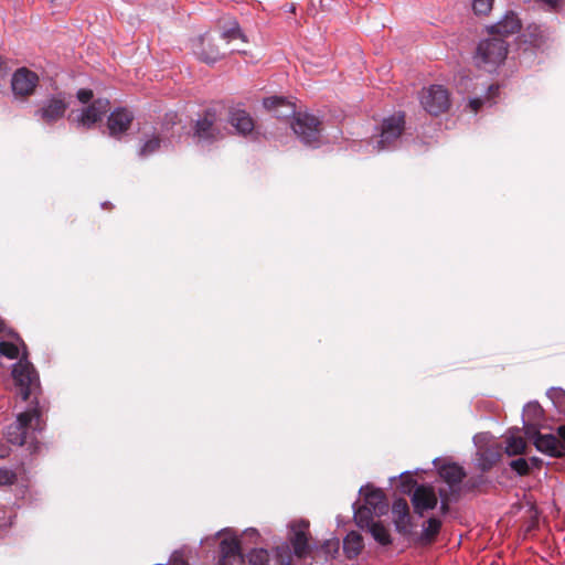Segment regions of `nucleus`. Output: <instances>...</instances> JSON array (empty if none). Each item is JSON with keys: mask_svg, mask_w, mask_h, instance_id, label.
Instances as JSON below:
<instances>
[{"mask_svg": "<svg viewBox=\"0 0 565 565\" xmlns=\"http://www.w3.org/2000/svg\"><path fill=\"white\" fill-rule=\"evenodd\" d=\"M287 541L277 545L271 555L265 548L249 550V565H294V557L303 558L309 552V522L292 521Z\"/></svg>", "mask_w": 565, "mask_h": 565, "instance_id": "1", "label": "nucleus"}, {"mask_svg": "<svg viewBox=\"0 0 565 565\" xmlns=\"http://www.w3.org/2000/svg\"><path fill=\"white\" fill-rule=\"evenodd\" d=\"M263 106L278 119L291 118V129L305 146L319 147L321 122L318 117L309 113H297L296 105L285 97L264 98Z\"/></svg>", "mask_w": 565, "mask_h": 565, "instance_id": "2", "label": "nucleus"}, {"mask_svg": "<svg viewBox=\"0 0 565 565\" xmlns=\"http://www.w3.org/2000/svg\"><path fill=\"white\" fill-rule=\"evenodd\" d=\"M40 394L41 387L26 399H31L30 407L20 413L17 420L7 427L6 437L10 444L18 446H23L28 443L32 444L34 431L43 428V408L39 402Z\"/></svg>", "mask_w": 565, "mask_h": 565, "instance_id": "3", "label": "nucleus"}, {"mask_svg": "<svg viewBox=\"0 0 565 565\" xmlns=\"http://www.w3.org/2000/svg\"><path fill=\"white\" fill-rule=\"evenodd\" d=\"M0 334L14 339L22 347L23 353L20 361L13 366L12 376L22 399H28L33 393L39 391L40 379L32 363L28 361L26 345L19 333L12 329L6 330L3 327V331Z\"/></svg>", "mask_w": 565, "mask_h": 565, "instance_id": "4", "label": "nucleus"}, {"mask_svg": "<svg viewBox=\"0 0 565 565\" xmlns=\"http://www.w3.org/2000/svg\"><path fill=\"white\" fill-rule=\"evenodd\" d=\"M405 114L396 111L384 117L379 127V132L372 137L374 148L377 151L395 149L405 130Z\"/></svg>", "mask_w": 565, "mask_h": 565, "instance_id": "5", "label": "nucleus"}, {"mask_svg": "<svg viewBox=\"0 0 565 565\" xmlns=\"http://www.w3.org/2000/svg\"><path fill=\"white\" fill-rule=\"evenodd\" d=\"M557 435L542 434L533 424H525V436L533 441L535 448L550 457L565 456V426L557 428Z\"/></svg>", "mask_w": 565, "mask_h": 565, "instance_id": "6", "label": "nucleus"}, {"mask_svg": "<svg viewBox=\"0 0 565 565\" xmlns=\"http://www.w3.org/2000/svg\"><path fill=\"white\" fill-rule=\"evenodd\" d=\"M508 54V44L504 40L492 38L479 42L475 55V63L488 72L494 71Z\"/></svg>", "mask_w": 565, "mask_h": 565, "instance_id": "7", "label": "nucleus"}, {"mask_svg": "<svg viewBox=\"0 0 565 565\" xmlns=\"http://www.w3.org/2000/svg\"><path fill=\"white\" fill-rule=\"evenodd\" d=\"M419 99L423 108L434 116L447 111L450 106L449 93L443 85L423 88Z\"/></svg>", "mask_w": 565, "mask_h": 565, "instance_id": "8", "label": "nucleus"}, {"mask_svg": "<svg viewBox=\"0 0 565 565\" xmlns=\"http://www.w3.org/2000/svg\"><path fill=\"white\" fill-rule=\"evenodd\" d=\"M193 136L198 142L206 143H212L223 138L221 120L215 111L206 110L203 116L196 120Z\"/></svg>", "mask_w": 565, "mask_h": 565, "instance_id": "9", "label": "nucleus"}, {"mask_svg": "<svg viewBox=\"0 0 565 565\" xmlns=\"http://www.w3.org/2000/svg\"><path fill=\"white\" fill-rule=\"evenodd\" d=\"M218 561L217 565H243L244 556L239 540L228 532H218Z\"/></svg>", "mask_w": 565, "mask_h": 565, "instance_id": "10", "label": "nucleus"}, {"mask_svg": "<svg viewBox=\"0 0 565 565\" xmlns=\"http://www.w3.org/2000/svg\"><path fill=\"white\" fill-rule=\"evenodd\" d=\"M38 85V74L26 67L18 68L11 78V88L14 96L18 98L25 99L33 95Z\"/></svg>", "mask_w": 565, "mask_h": 565, "instance_id": "11", "label": "nucleus"}, {"mask_svg": "<svg viewBox=\"0 0 565 565\" xmlns=\"http://www.w3.org/2000/svg\"><path fill=\"white\" fill-rule=\"evenodd\" d=\"M110 109V102L107 98L94 99L87 107L83 108L75 119L78 127L92 129L99 122L103 116Z\"/></svg>", "mask_w": 565, "mask_h": 565, "instance_id": "12", "label": "nucleus"}, {"mask_svg": "<svg viewBox=\"0 0 565 565\" xmlns=\"http://www.w3.org/2000/svg\"><path fill=\"white\" fill-rule=\"evenodd\" d=\"M134 121V114L125 108L119 107L113 110L107 118V129L110 137L120 138L125 135Z\"/></svg>", "mask_w": 565, "mask_h": 565, "instance_id": "13", "label": "nucleus"}, {"mask_svg": "<svg viewBox=\"0 0 565 565\" xmlns=\"http://www.w3.org/2000/svg\"><path fill=\"white\" fill-rule=\"evenodd\" d=\"M414 511L423 515L425 511L431 510L437 505V495L431 487L417 486L412 495Z\"/></svg>", "mask_w": 565, "mask_h": 565, "instance_id": "14", "label": "nucleus"}, {"mask_svg": "<svg viewBox=\"0 0 565 565\" xmlns=\"http://www.w3.org/2000/svg\"><path fill=\"white\" fill-rule=\"evenodd\" d=\"M359 493L364 495L363 505H369L375 515L381 516L387 512L388 503L381 489H376L367 484L365 487H361Z\"/></svg>", "mask_w": 565, "mask_h": 565, "instance_id": "15", "label": "nucleus"}, {"mask_svg": "<svg viewBox=\"0 0 565 565\" xmlns=\"http://www.w3.org/2000/svg\"><path fill=\"white\" fill-rule=\"evenodd\" d=\"M67 109V104L61 98H50L43 105L41 109L38 110L41 119L46 124L55 122L61 119Z\"/></svg>", "mask_w": 565, "mask_h": 565, "instance_id": "16", "label": "nucleus"}, {"mask_svg": "<svg viewBox=\"0 0 565 565\" xmlns=\"http://www.w3.org/2000/svg\"><path fill=\"white\" fill-rule=\"evenodd\" d=\"M521 28L522 24L518 15L514 12L509 11L502 17L500 21H498L495 24H492L489 28V31L493 34L508 36L518 33Z\"/></svg>", "mask_w": 565, "mask_h": 565, "instance_id": "17", "label": "nucleus"}, {"mask_svg": "<svg viewBox=\"0 0 565 565\" xmlns=\"http://www.w3.org/2000/svg\"><path fill=\"white\" fill-rule=\"evenodd\" d=\"M438 472L440 478L447 482L449 489L452 492H458L459 486L466 477L462 467L454 462L446 463L439 467Z\"/></svg>", "mask_w": 565, "mask_h": 565, "instance_id": "18", "label": "nucleus"}, {"mask_svg": "<svg viewBox=\"0 0 565 565\" xmlns=\"http://www.w3.org/2000/svg\"><path fill=\"white\" fill-rule=\"evenodd\" d=\"M196 54L199 58L205 63H214L221 57L218 47L213 43V39L205 33L199 39L196 45Z\"/></svg>", "mask_w": 565, "mask_h": 565, "instance_id": "19", "label": "nucleus"}, {"mask_svg": "<svg viewBox=\"0 0 565 565\" xmlns=\"http://www.w3.org/2000/svg\"><path fill=\"white\" fill-rule=\"evenodd\" d=\"M228 122L235 132L244 137L247 135V111L244 104H237L230 108Z\"/></svg>", "mask_w": 565, "mask_h": 565, "instance_id": "20", "label": "nucleus"}, {"mask_svg": "<svg viewBox=\"0 0 565 565\" xmlns=\"http://www.w3.org/2000/svg\"><path fill=\"white\" fill-rule=\"evenodd\" d=\"M441 529V521L437 518H429L423 524L420 535L417 537V542L422 545H429L435 542L437 535Z\"/></svg>", "mask_w": 565, "mask_h": 565, "instance_id": "21", "label": "nucleus"}, {"mask_svg": "<svg viewBox=\"0 0 565 565\" xmlns=\"http://www.w3.org/2000/svg\"><path fill=\"white\" fill-rule=\"evenodd\" d=\"M544 411L539 402L533 401L525 404L523 407V429L525 430V424H533L540 429L541 423L543 420Z\"/></svg>", "mask_w": 565, "mask_h": 565, "instance_id": "22", "label": "nucleus"}, {"mask_svg": "<svg viewBox=\"0 0 565 565\" xmlns=\"http://www.w3.org/2000/svg\"><path fill=\"white\" fill-rule=\"evenodd\" d=\"M363 547V537L355 531L348 533L343 540V551L348 558L356 557Z\"/></svg>", "mask_w": 565, "mask_h": 565, "instance_id": "23", "label": "nucleus"}, {"mask_svg": "<svg viewBox=\"0 0 565 565\" xmlns=\"http://www.w3.org/2000/svg\"><path fill=\"white\" fill-rule=\"evenodd\" d=\"M356 503H353V518L356 525L360 529H369L372 524L375 523L373 520L374 512L371 511L369 505H361L359 508L355 507Z\"/></svg>", "mask_w": 565, "mask_h": 565, "instance_id": "24", "label": "nucleus"}, {"mask_svg": "<svg viewBox=\"0 0 565 565\" xmlns=\"http://www.w3.org/2000/svg\"><path fill=\"white\" fill-rule=\"evenodd\" d=\"M367 530L371 533L372 537L379 544H381L383 546H387V545L392 544V539H391L390 532L381 522H375Z\"/></svg>", "mask_w": 565, "mask_h": 565, "instance_id": "25", "label": "nucleus"}, {"mask_svg": "<svg viewBox=\"0 0 565 565\" xmlns=\"http://www.w3.org/2000/svg\"><path fill=\"white\" fill-rule=\"evenodd\" d=\"M525 449V441L521 436L511 434L507 437L505 452L509 456L520 455Z\"/></svg>", "mask_w": 565, "mask_h": 565, "instance_id": "26", "label": "nucleus"}, {"mask_svg": "<svg viewBox=\"0 0 565 565\" xmlns=\"http://www.w3.org/2000/svg\"><path fill=\"white\" fill-rule=\"evenodd\" d=\"M222 38L228 42L236 39H241L243 42L245 41V35L235 20L230 21L227 26L223 28Z\"/></svg>", "mask_w": 565, "mask_h": 565, "instance_id": "27", "label": "nucleus"}, {"mask_svg": "<svg viewBox=\"0 0 565 565\" xmlns=\"http://www.w3.org/2000/svg\"><path fill=\"white\" fill-rule=\"evenodd\" d=\"M499 459L498 452L487 449L480 452L479 466L482 471H487L492 468V466Z\"/></svg>", "mask_w": 565, "mask_h": 565, "instance_id": "28", "label": "nucleus"}, {"mask_svg": "<svg viewBox=\"0 0 565 565\" xmlns=\"http://www.w3.org/2000/svg\"><path fill=\"white\" fill-rule=\"evenodd\" d=\"M499 92V85L491 84L487 88V95L484 98L475 97L469 99V107L473 113H477L480 107L484 104V99H490L491 95H494Z\"/></svg>", "mask_w": 565, "mask_h": 565, "instance_id": "29", "label": "nucleus"}, {"mask_svg": "<svg viewBox=\"0 0 565 565\" xmlns=\"http://www.w3.org/2000/svg\"><path fill=\"white\" fill-rule=\"evenodd\" d=\"M0 354L8 359H17L20 354V344L10 341H0Z\"/></svg>", "mask_w": 565, "mask_h": 565, "instance_id": "30", "label": "nucleus"}, {"mask_svg": "<svg viewBox=\"0 0 565 565\" xmlns=\"http://www.w3.org/2000/svg\"><path fill=\"white\" fill-rule=\"evenodd\" d=\"M547 397L556 408H565V391L561 387H551L546 392Z\"/></svg>", "mask_w": 565, "mask_h": 565, "instance_id": "31", "label": "nucleus"}, {"mask_svg": "<svg viewBox=\"0 0 565 565\" xmlns=\"http://www.w3.org/2000/svg\"><path fill=\"white\" fill-rule=\"evenodd\" d=\"M394 524L398 533L403 535H411L413 524L409 514H406L405 518L401 515L394 516Z\"/></svg>", "mask_w": 565, "mask_h": 565, "instance_id": "32", "label": "nucleus"}, {"mask_svg": "<svg viewBox=\"0 0 565 565\" xmlns=\"http://www.w3.org/2000/svg\"><path fill=\"white\" fill-rule=\"evenodd\" d=\"M160 142L161 140L159 137H152L143 143L140 148L139 154L141 157H147L154 153L160 148Z\"/></svg>", "mask_w": 565, "mask_h": 565, "instance_id": "33", "label": "nucleus"}, {"mask_svg": "<svg viewBox=\"0 0 565 565\" xmlns=\"http://www.w3.org/2000/svg\"><path fill=\"white\" fill-rule=\"evenodd\" d=\"M17 480L18 473L14 470L0 467V487L12 486Z\"/></svg>", "mask_w": 565, "mask_h": 565, "instance_id": "34", "label": "nucleus"}, {"mask_svg": "<svg viewBox=\"0 0 565 565\" xmlns=\"http://www.w3.org/2000/svg\"><path fill=\"white\" fill-rule=\"evenodd\" d=\"M510 467L519 476H525L530 472V462L525 458H518L510 462Z\"/></svg>", "mask_w": 565, "mask_h": 565, "instance_id": "35", "label": "nucleus"}, {"mask_svg": "<svg viewBox=\"0 0 565 565\" xmlns=\"http://www.w3.org/2000/svg\"><path fill=\"white\" fill-rule=\"evenodd\" d=\"M392 512L394 516L401 515L405 518L406 514H409L407 501L404 498L395 499L392 505Z\"/></svg>", "mask_w": 565, "mask_h": 565, "instance_id": "36", "label": "nucleus"}, {"mask_svg": "<svg viewBox=\"0 0 565 565\" xmlns=\"http://www.w3.org/2000/svg\"><path fill=\"white\" fill-rule=\"evenodd\" d=\"M493 0H473L472 9L476 14H488L492 9Z\"/></svg>", "mask_w": 565, "mask_h": 565, "instance_id": "37", "label": "nucleus"}, {"mask_svg": "<svg viewBox=\"0 0 565 565\" xmlns=\"http://www.w3.org/2000/svg\"><path fill=\"white\" fill-rule=\"evenodd\" d=\"M76 97L82 104H88L93 99L94 94L92 89L81 88L77 92Z\"/></svg>", "mask_w": 565, "mask_h": 565, "instance_id": "38", "label": "nucleus"}, {"mask_svg": "<svg viewBox=\"0 0 565 565\" xmlns=\"http://www.w3.org/2000/svg\"><path fill=\"white\" fill-rule=\"evenodd\" d=\"M439 495H440V511L443 514H447L448 511H449V500L445 493L444 490H439Z\"/></svg>", "mask_w": 565, "mask_h": 565, "instance_id": "39", "label": "nucleus"}, {"mask_svg": "<svg viewBox=\"0 0 565 565\" xmlns=\"http://www.w3.org/2000/svg\"><path fill=\"white\" fill-rule=\"evenodd\" d=\"M9 74V67L7 63L0 56V82L4 79Z\"/></svg>", "mask_w": 565, "mask_h": 565, "instance_id": "40", "label": "nucleus"}, {"mask_svg": "<svg viewBox=\"0 0 565 565\" xmlns=\"http://www.w3.org/2000/svg\"><path fill=\"white\" fill-rule=\"evenodd\" d=\"M529 462H530V471L534 468H540L543 463L542 459L537 458V457H531L530 459H527Z\"/></svg>", "mask_w": 565, "mask_h": 565, "instance_id": "41", "label": "nucleus"}, {"mask_svg": "<svg viewBox=\"0 0 565 565\" xmlns=\"http://www.w3.org/2000/svg\"><path fill=\"white\" fill-rule=\"evenodd\" d=\"M171 565H189V563L183 557L174 555L172 557Z\"/></svg>", "mask_w": 565, "mask_h": 565, "instance_id": "42", "label": "nucleus"}, {"mask_svg": "<svg viewBox=\"0 0 565 565\" xmlns=\"http://www.w3.org/2000/svg\"><path fill=\"white\" fill-rule=\"evenodd\" d=\"M285 11L294 13L296 11V6L294 3L286 4L285 6Z\"/></svg>", "mask_w": 565, "mask_h": 565, "instance_id": "43", "label": "nucleus"}, {"mask_svg": "<svg viewBox=\"0 0 565 565\" xmlns=\"http://www.w3.org/2000/svg\"><path fill=\"white\" fill-rule=\"evenodd\" d=\"M248 532H249V541H250L254 536L258 535L257 530H256V529H254V527H250V526H249Z\"/></svg>", "mask_w": 565, "mask_h": 565, "instance_id": "44", "label": "nucleus"}, {"mask_svg": "<svg viewBox=\"0 0 565 565\" xmlns=\"http://www.w3.org/2000/svg\"><path fill=\"white\" fill-rule=\"evenodd\" d=\"M248 125H249V137H250L253 135V131L255 128L254 120L250 117H249Z\"/></svg>", "mask_w": 565, "mask_h": 565, "instance_id": "45", "label": "nucleus"}, {"mask_svg": "<svg viewBox=\"0 0 565 565\" xmlns=\"http://www.w3.org/2000/svg\"><path fill=\"white\" fill-rule=\"evenodd\" d=\"M230 52H231V53H233V52H237V53H245V51H242V50H239V49H231V50H230Z\"/></svg>", "mask_w": 565, "mask_h": 565, "instance_id": "46", "label": "nucleus"}, {"mask_svg": "<svg viewBox=\"0 0 565 565\" xmlns=\"http://www.w3.org/2000/svg\"><path fill=\"white\" fill-rule=\"evenodd\" d=\"M3 331V322L0 320V332Z\"/></svg>", "mask_w": 565, "mask_h": 565, "instance_id": "47", "label": "nucleus"}]
</instances>
